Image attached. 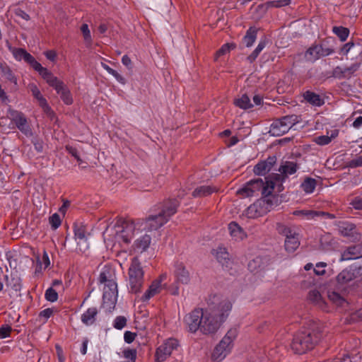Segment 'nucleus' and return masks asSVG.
<instances>
[{
	"mask_svg": "<svg viewBox=\"0 0 362 362\" xmlns=\"http://www.w3.org/2000/svg\"><path fill=\"white\" fill-rule=\"evenodd\" d=\"M53 314V310L51 308H46L42 310L39 313V317L43 319L45 321H47Z\"/></svg>",
	"mask_w": 362,
	"mask_h": 362,
	"instance_id": "obj_54",
	"label": "nucleus"
},
{
	"mask_svg": "<svg viewBox=\"0 0 362 362\" xmlns=\"http://www.w3.org/2000/svg\"><path fill=\"white\" fill-rule=\"evenodd\" d=\"M5 279L7 286H10L13 290L16 291L21 290V284L20 278L17 276H11V279H9L8 276L6 275Z\"/></svg>",
	"mask_w": 362,
	"mask_h": 362,
	"instance_id": "obj_40",
	"label": "nucleus"
},
{
	"mask_svg": "<svg viewBox=\"0 0 362 362\" xmlns=\"http://www.w3.org/2000/svg\"><path fill=\"white\" fill-rule=\"evenodd\" d=\"M11 327L9 325H3L0 327V339L8 337L11 332Z\"/></svg>",
	"mask_w": 362,
	"mask_h": 362,
	"instance_id": "obj_51",
	"label": "nucleus"
},
{
	"mask_svg": "<svg viewBox=\"0 0 362 362\" xmlns=\"http://www.w3.org/2000/svg\"><path fill=\"white\" fill-rule=\"evenodd\" d=\"M144 272L138 257L132 259L128 271L127 288L130 293H138L140 292L144 284Z\"/></svg>",
	"mask_w": 362,
	"mask_h": 362,
	"instance_id": "obj_6",
	"label": "nucleus"
},
{
	"mask_svg": "<svg viewBox=\"0 0 362 362\" xmlns=\"http://www.w3.org/2000/svg\"><path fill=\"white\" fill-rule=\"evenodd\" d=\"M324 214L323 212H320L313 210H298L293 212L295 216H304L307 220H311L316 216Z\"/></svg>",
	"mask_w": 362,
	"mask_h": 362,
	"instance_id": "obj_34",
	"label": "nucleus"
},
{
	"mask_svg": "<svg viewBox=\"0 0 362 362\" xmlns=\"http://www.w3.org/2000/svg\"><path fill=\"white\" fill-rule=\"evenodd\" d=\"M314 141L320 146H325L331 142L330 137L328 135L319 136L314 139Z\"/></svg>",
	"mask_w": 362,
	"mask_h": 362,
	"instance_id": "obj_50",
	"label": "nucleus"
},
{
	"mask_svg": "<svg viewBox=\"0 0 362 362\" xmlns=\"http://www.w3.org/2000/svg\"><path fill=\"white\" fill-rule=\"evenodd\" d=\"M28 88L31 91L33 97L38 102L39 105L41 107L44 112L47 114L49 117L53 116L54 113L51 107L48 105L46 98L42 95L38 87L35 83H30Z\"/></svg>",
	"mask_w": 362,
	"mask_h": 362,
	"instance_id": "obj_17",
	"label": "nucleus"
},
{
	"mask_svg": "<svg viewBox=\"0 0 362 362\" xmlns=\"http://www.w3.org/2000/svg\"><path fill=\"white\" fill-rule=\"evenodd\" d=\"M127 325V319L124 316H117L113 322V327L117 329H123Z\"/></svg>",
	"mask_w": 362,
	"mask_h": 362,
	"instance_id": "obj_46",
	"label": "nucleus"
},
{
	"mask_svg": "<svg viewBox=\"0 0 362 362\" xmlns=\"http://www.w3.org/2000/svg\"><path fill=\"white\" fill-rule=\"evenodd\" d=\"M136 334L129 331H126L124 334V339L126 343L130 344L135 339Z\"/></svg>",
	"mask_w": 362,
	"mask_h": 362,
	"instance_id": "obj_55",
	"label": "nucleus"
},
{
	"mask_svg": "<svg viewBox=\"0 0 362 362\" xmlns=\"http://www.w3.org/2000/svg\"><path fill=\"white\" fill-rule=\"evenodd\" d=\"M228 230L231 238L235 241H241L247 237L244 230L235 222L229 223Z\"/></svg>",
	"mask_w": 362,
	"mask_h": 362,
	"instance_id": "obj_26",
	"label": "nucleus"
},
{
	"mask_svg": "<svg viewBox=\"0 0 362 362\" xmlns=\"http://www.w3.org/2000/svg\"><path fill=\"white\" fill-rule=\"evenodd\" d=\"M354 46V43L348 42L344 45V47L341 49V52L347 54L348 52L350 51V49Z\"/></svg>",
	"mask_w": 362,
	"mask_h": 362,
	"instance_id": "obj_64",
	"label": "nucleus"
},
{
	"mask_svg": "<svg viewBox=\"0 0 362 362\" xmlns=\"http://www.w3.org/2000/svg\"><path fill=\"white\" fill-rule=\"evenodd\" d=\"M308 299L313 303L317 305L319 307L323 308L325 304L322 299L321 295L319 291L313 290L309 292Z\"/></svg>",
	"mask_w": 362,
	"mask_h": 362,
	"instance_id": "obj_38",
	"label": "nucleus"
},
{
	"mask_svg": "<svg viewBox=\"0 0 362 362\" xmlns=\"http://www.w3.org/2000/svg\"><path fill=\"white\" fill-rule=\"evenodd\" d=\"M327 264L325 262H318L316 264V267L314 269V272L317 275H323L325 273V268Z\"/></svg>",
	"mask_w": 362,
	"mask_h": 362,
	"instance_id": "obj_52",
	"label": "nucleus"
},
{
	"mask_svg": "<svg viewBox=\"0 0 362 362\" xmlns=\"http://www.w3.org/2000/svg\"><path fill=\"white\" fill-rule=\"evenodd\" d=\"M177 201L169 200L164 204L163 208L157 215L149 216L145 221H140L141 230H155L166 223L170 217L177 211Z\"/></svg>",
	"mask_w": 362,
	"mask_h": 362,
	"instance_id": "obj_4",
	"label": "nucleus"
},
{
	"mask_svg": "<svg viewBox=\"0 0 362 362\" xmlns=\"http://www.w3.org/2000/svg\"><path fill=\"white\" fill-rule=\"evenodd\" d=\"M103 307L109 312H112L116 305L118 298L117 286L113 288H103Z\"/></svg>",
	"mask_w": 362,
	"mask_h": 362,
	"instance_id": "obj_16",
	"label": "nucleus"
},
{
	"mask_svg": "<svg viewBox=\"0 0 362 362\" xmlns=\"http://www.w3.org/2000/svg\"><path fill=\"white\" fill-rule=\"evenodd\" d=\"M298 122V117L294 115L283 117L272 124L269 133L274 136H280L287 133Z\"/></svg>",
	"mask_w": 362,
	"mask_h": 362,
	"instance_id": "obj_9",
	"label": "nucleus"
},
{
	"mask_svg": "<svg viewBox=\"0 0 362 362\" xmlns=\"http://www.w3.org/2000/svg\"><path fill=\"white\" fill-rule=\"evenodd\" d=\"M8 117L11 122L16 125L18 129L27 136H32V130L28 122L25 115L18 110L12 109L11 107L7 110Z\"/></svg>",
	"mask_w": 362,
	"mask_h": 362,
	"instance_id": "obj_11",
	"label": "nucleus"
},
{
	"mask_svg": "<svg viewBox=\"0 0 362 362\" xmlns=\"http://www.w3.org/2000/svg\"><path fill=\"white\" fill-rule=\"evenodd\" d=\"M98 281L103 284V288H113L117 286L115 274L110 269L104 268L100 273Z\"/></svg>",
	"mask_w": 362,
	"mask_h": 362,
	"instance_id": "obj_18",
	"label": "nucleus"
},
{
	"mask_svg": "<svg viewBox=\"0 0 362 362\" xmlns=\"http://www.w3.org/2000/svg\"><path fill=\"white\" fill-rule=\"evenodd\" d=\"M74 235L78 245H83L84 246V249L88 247L86 231L82 227L74 230Z\"/></svg>",
	"mask_w": 362,
	"mask_h": 362,
	"instance_id": "obj_32",
	"label": "nucleus"
},
{
	"mask_svg": "<svg viewBox=\"0 0 362 362\" xmlns=\"http://www.w3.org/2000/svg\"><path fill=\"white\" fill-rule=\"evenodd\" d=\"M267 203L264 199H258L249 206L243 213V217L257 218L263 216L267 211Z\"/></svg>",
	"mask_w": 362,
	"mask_h": 362,
	"instance_id": "obj_15",
	"label": "nucleus"
},
{
	"mask_svg": "<svg viewBox=\"0 0 362 362\" xmlns=\"http://www.w3.org/2000/svg\"><path fill=\"white\" fill-rule=\"evenodd\" d=\"M213 255L216 257L217 260L223 265H228V264L229 263L230 255L228 252L226 248L221 246L218 247L216 249H214L213 250Z\"/></svg>",
	"mask_w": 362,
	"mask_h": 362,
	"instance_id": "obj_29",
	"label": "nucleus"
},
{
	"mask_svg": "<svg viewBox=\"0 0 362 362\" xmlns=\"http://www.w3.org/2000/svg\"><path fill=\"white\" fill-rule=\"evenodd\" d=\"M49 223L53 230L57 229L62 224V218L57 213L53 214L49 218Z\"/></svg>",
	"mask_w": 362,
	"mask_h": 362,
	"instance_id": "obj_44",
	"label": "nucleus"
},
{
	"mask_svg": "<svg viewBox=\"0 0 362 362\" xmlns=\"http://www.w3.org/2000/svg\"><path fill=\"white\" fill-rule=\"evenodd\" d=\"M44 54L47 59L55 62L57 59V52L54 50H47L45 52Z\"/></svg>",
	"mask_w": 362,
	"mask_h": 362,
	"instance_id": "obj_58",
	"label": "nucleus"
},
{
	"mask_svg": "<svg viewBox=\"0 0 362 362\" xmlns=\"http://www.w3.org/2000/svg\"><path fill=\"white\" fill-rule=\"evenodd\" d=\"M11 51L17 61L24 60L42 77L48 69L43 67L30 53L23 48H12Z\"/></svg>",
	"mask_w": 362,
	"mask_h": 362,
	"instance_id": "obj_10",
	"label": "nucleus"
},
{
	"mask_svg": "<svg viewBox=\"0 0 362 362\" xmlns=\"http://www.w3.org/2000/svg\"><path fill=\"white\" fill-rule=\"evenodd\" d=\"M257 38V30L250 28L244 37V42L247 47H251Z\"/></svg>",
	"mask_w": 362,
	"mask_h": 362,
	"instance_id": "obj_37",
	"label": "nucleus"
},
{
	"mask_svg": "<svg viewBox=\"0 0 362 362\" xmlns=\"http://www.w3.org/2000/svg\"><path fill=\"white\" fill-rule=\"evenodd\" d=\"M56 350L59 362H65V357L64 356L62 349L59 345H57Z\"/></svg>",
	"mask_w": 362,
	"mask_h": 362,
	"instance_id": "obj_60",
	"label": "nucleus"
},
{
	"mask_svg": "<svg viewBox=\"0 0 362 362\" xmlns=\"http://www.w3.org/2000/svg\"><path fill=\"white\" fill-rule=\"evenodd\" d=\"M235 105L241 109H249L252 107V104L250 102L249 97L244 94L240 98H237L235 102Z\"/></svg>",
	"mask_w": 362,
	"mask_h": 362,
	"instance_id": "obj_36",
	"label": "nucleus"
},
{
	"mask_svg": "<svg viewBox=\"0 0 362 362\" xmlns=\"http://www.w3.org/2000/svg\"><path fill=\"white\" fill-rule=\"evenodd\" d=\"M281 187L282 179L279 176L276 177V182L269 176L265 178V181H263L261 178L249 181L238 189L237 194L241 198L258 195L259 193L263 197H267L272 195L276 188L278 192H280Z\"/></svg>",
	"mask_w": 362,
	"mask_h": 362,
	"instance_id": "obj_3",
	"label": "nucleus"
},
{
	"mask_svg": "<svg viewBox=\"0 0 362 362\" xmlns=\"http://www.w3.org/2000/svg\"><path fill=\"white\" fill-rule=\"evenodd\" d=\"M124 357L127 359L131 360L132 362H135L136 358V351L134 349H127L123 351Z\"/></svg>",
	"mask_w": 362,
	"mask_h": 362,
	"instance_id": "obj_49",
	"label": "nucleus"
},
{
	"mask_svg": "<svg viewBox=\"0 0 362 362\" xmlns=\"http://www.w3.org/2000/svg\"><path fill=\"white\" fill-rule=\"evenodd\" d=\"M216 191V189L211 186H201L196 188L192 195L194 197H201L208 196Z\"/></svg>",
	"mask_w": 362,
	"mask_h": 362,
	"instance_id": "obj_33",
	"label": "nucleus"
},
{
	"mask_svg": "<svg viewBox=\"0 0 362 362\" xmlns=\"http://www.w3.org/2000/svg\"><path fill=\"white\" fill-rule=\"evenodd\" d=\"M81 30L82 32L84 40L86 42L90 43L92 42V37L88 24H83L81 27Z\"/></svg>",
	"mask_w": 362,
	"mask_h": 362,
	"instance_id": "obj_48",
	"label": "nucleus"
},
{
	"mask_svg": "<svg viewBox=\"0 0 362 362\" xmlns=\"http://www.w3.org/2000/svg\"><path fill=\"white\" fill-rule=\"evenodd\" d=\"M70 206V202L67 200L64 201L63 204L59 208V211L61 214L64 215Z\"/></svg>",
	"mask_w": 362,
	"mask_h": 362,
	"instance_id": "obj_62",
	"label": "nucleus"
},
{
	"mask_svg": "<svg viewBox=\"0 0 362 362\" xmlns=\"http://www.w3.org/2000/svg\"><path fill=\"white\" fill-rule=\"evenodd\" d=\"M42 78L60 95L65 104L71 105L73 103V98L69 88L63 81H60L51 71L48 70Z\"/></svg>",
	"mask_w": 362,
	"mask_h": 362,
	"instance_id": "obj_8",
	"label": "nucleus"
},
{
	"mask_svg": "<svg viewBox=\"0 0 362 362\" xmlns=\"http://www.w3.org/2000/svg\"><path fill=\"white\" fill-rule=\"evenodd\" d=\"M45 298L47 301L54 303L58 299V293L53 287L48 288L45 293Z\"/></svg>",
	"mask_w": 362,
	"mask_h": 362,
	"instance_id": "obj_45",
	"label": "nucleus"
},
{
	"mask_svg": "<svg viewBox=\"0 0 362 362\" xmlns=\"http://www.w3.org/2000/svg\"><path fill=\"white\" fill-rule=\"evenodd\" d=\"M334 50L329 47L322 44L311 45L305 53V59L310 62H315L322 57L332 54Z\"/></svg>",
	"mask_w": 362,
	"mask_h": 362,
	"instance_id": "obj_13",
	"label": "nucleus"
},
{
	"mask_svg": "<svg viewBox=\"0 0 362 362\" xmlns=\"http://www.w3.org/2000/svg\"><path fill=\"white\" fill-rule=\"evenodd\" d=\"M362 257V245H357L348 247L341 255V261L358 259Z\"/></svg>",
	"mask_w": 362,
	"mask_h": 362,
	"instance_id": "obj_24",
	"label": "nucleus"
},
{
	"mask_svg": "<svg viewBox=\"0 0 362 362\" xmlns=\"http://www.w3.org/2000/svg\"><path fill=\"white\" fill-rule=\"evenodd\" d=\"M141 230L140 221L119 218L114 226L106 228L103 238L107 247H114L117 244L123 247L129 245Z\"/></svg>",
	"mask_w": 362,
	"mask_h": 362,
	"instance_id": "obj_2",
	"label": "nucleus"
},
{
	"mask_svg": "<svg viewBox=\"0 0 362 362\" xmlns=\"http://www.w3.org/2000/svg\"><path fill=\"white\" fill-rule=\"evenodd\" d=\"M179 346L178 341L174 338H169L160 345L156 351V362H163L169 357L173 351Z\"/></svg>",
	"mask_w": 362,
	"mask_h": 362,
	"instance_id": "obj_14",
	"label": "nucleus"
},
{
	"mask_svg": "<svg viewBox=\"0 0 362 362\" xmlns=\"http://www.w3.org/2000/svg\"><path fill=\"white\" fill-rule=\"evenodd\" d=\"M316 185L317 181L315 179L306 177L300 184V187L305 194H310L315 191Z\"/></svg>",
	"mask_w": 362,
	"mask_h": 362,
	"instance_id": "obj_30",
	"label": "nucleus"
},
{
	"mask_svg": "<svg viewBox=\"0 0 362 362\" xmlns=\"http://www.w3.org/2000/svg\"><path fill=\"white\" fill-rule=\"evenodd\" d=\"M122 64L130 68L132 65V60L127 55H124L122 58Z\"/></svg>",
	"mask_w": 362,
	"mask_h": 362,
	"instance_id": "obj_63",
	"label": "nucleus"
},
{
	"mask_svg": "<svg viewBox=\"0 0 362 362\" xmlns=\"http://www.w3.org/2000/svg\"><path fill=\"white\" fill-rule=\"evenodd\" d=\"M37 267L35 274L42 273V270H45L50 265V260L47 252L44 250L42 257L39 255L36 257Z\"/></svg>",
	"mask_w": 362,
	"mask_h": 362,
	"instance_id": "obj_28",
	"label": "nucleus"
},
{
	"mask_svg": "<svg viewBox=\"0 0 362 362\" xmlns=\"http://www.w3.org/2000/svg\"><path fill=\"white\" fill-rule=\"evenodd\" d=\"M111 75L120 83L124 84L125 79L117 71L114 70Z\"/></svg>",
	"mask_w": 362,
	"mask_h": 362,
	"instance_id": "obj_61",
	"label": "nucleus"
},
{
	"mask_svg": "<svg viewBox=\"0 0 362 362\" xmlns=\"http://www.w3.org/2000/svg\"><path fill=\"white\" fill-rule=\"evenodd\" d=\"M267 41L265 39H262L255 48V49L252 52V53L248 56L247 59L250 62H253L258 57L259 53L262 51V49L266 47Z\"/></svg>",
	"mask_w": 362,
	"mask_h": 362,
	"instance_id": "obj_41",
	"label": "nucleus"
},
{
	"mask_svg": "<svg viewBox=\"0 0 362 362\" xmlns=\"http://www.w3.org/2000/svg\"><path fill=\"white\" fill-rule=\"evenodd\" d=\"M98 313V310L96 307L88 308L81 316L82 323L86 326L93 325L96 321Z\"/></svg>",
	"mask_w": 362,
	"mask_h": 362,
	"instance_id": "obj_25",
	"label": "nucleus"
},
{
	"mask_svg": "<svg viewBox=\"0 0 362 362\" xmlns=\"http://www.w3.org/2000/svg\"><path fill=\"white\" fill-rule=\"evenodd\" d=\"M206 301L207 308H195L184 317L185 327L192 334H214L231 311V302L221 295L210 294Z\"/></svg>",
	"mask_w": 362,
	"mask_h": 362,
	"instance_id": "obj_1",
	"label": "nucleus"
},
{
	"mask_svg": "<svg viewBox=\"0 0 362 362\" xmlns=\"http://www.w3.org/2000/svg\"><path fill=\"white\" fill-rule=\"evenodd\" d=\"M66 149L72 156H74L78 160H80V158L78 155V151H77L76 148H75L72 146H66Z\"/></svg>",
	"mask_w": 362,
	"mask_h": 362,
	"instance_id": "obj_59",
	"label": "nucleus"
},
{
	"mask_svg": "<svg viewBox=\"0 0 362 362\" xmlns=\"http://www.w3.org/2000/svg\"><path fill=\"white\" fill-rule=\"evenodd\" d=\"M304 99L310 104L315 106H321L324 104L323 99L318 95L311 91L304 93Z\"/></svg>",
	"mask_w": 362,
	"mask_h": 362,
	"instance_id": "obj_31",
	"label": "nucleus"
},
{
	"mask_svg": "<svg viewBox=\"0 0 362 362\" xmlns=\"http://www.w3.org/2000/svg\"><path fill=\"white\" fill-rule=\"evenodd\" d=\"M151 237L148 235H144L136 240L133 245V248L136 252H143L146 251L151 244Z\"/></svg>",
	"mask_w": 362,
	"mask_h": 362,
	"instance_id": "obj_27",
	"label": "nucleus"
},
{
	"mask_svg": "<svg viewBox=\"0 0 362 362\" xmlns=\"http://www.w3.org/2000/svg\"><path fill=\"white\" fill-rule=\"evenodd\" d=\"M261 262L262 259L260 257H257L248 263V269L252 272H258Z\"/></svg>",
	"mask_w": 362,
	"mask_h": 362,
	"instance_id": "obj_47",
	"label": "nucleus"
},
{
	"mask_svg": "<svg viewBox=\"0 0 362 362\" xmlns=\"http://www.w3.org/2000/svg\"><path fill=\"white\" fill-rule=\"evenodd\" d=\"M238 334L237 328H231L227 332L212 351L211 357L213 361L221 362L231 352Z\"/></svg>",
	"mask_w": 362,
	"mask_h": 362,
	"instance_id": "obj_5",
	"label": "nucleus"
},
{
	"mask_svg": "<svg viewBox=\"0 0 362 362\" xmlns=\"http://www.w3.org/2000/svg\"><path fill=\"white\" fill-rule=\"evenodd\" d=\"M164 276H160L159 279L154 280L149 286L148 288L146 291L141 298L142 302L148 301L152 297L158 294L161 290V283L164 279Z\"/></svg>",
	"mask_w": 362,
	"mask_h": 362,
	"instance_id": "obj_21",
	"label": "nucleus"
},
{
	"mask_svg": "<svg viewBox=\"0 0 362 362\" xmlns=\"http://www.w3.org/2000/svg\"><path fill=\"white\" fill-rule=\"evenodd\" d=\"M298 170V166L296 163L293 162L286 161L279 168V171L280 174H273L269 175L270 177H272L273 180L276 182V177L279 176L281 179H282V183L285 180V179L293 174H294Z\"/></svg>",
	"mask_w": 362,
	"mask_h": 362,
	"instance_id": "obj_20",
	"label": "nucleus"
},
{
	"mask_svg": "<svg viewBox=\"0 0 362 362\" xmlns=\"http://www.w3.org/2000/svg\"><path fill=\"white\" fill-rule=\"evenodd\" d=\"M174 276L177 282L187 284L190 281V274L183 262H176L174 264Z\"/></svg>",
	"mask_w": 362,
	"mask_h": 362,
	"instance_id": "obj_19",
	"label": "nucleus"
},
{
	"mask_svg": "<svg viewBox=\"0 0 362 362\" xmlns=\"http://www.w3.org/2000/svg\"><path fill=\"white\" fill-rule=\"evenodd\" d=\"M349 166L351 168H356L362 166V155L352 160L349 163Z\"/></svg>",
	"mask_w": 362,
	"mask_h": 362,
	"instance_id": "obj_57",
	"label": "nucleus"
},
{
	"mask_svg": "<svg viewBox=\"0 0 362 362\" xmlns=\"http://www.w3.org/2000/svg\"><path fill=\"white\" fill-rule=\"evenodd\" d=\"M354 276V274L351 270L344 269L338 274L337 280L338 283L343 284L352 280Z\"/></svg>",
	"mask_w": 362,
	"mask_h": 362,
	"instance_id": "obj_35",
	"label": "nucleus"
},
{
	"mask_svg": "<svg viewBox=\"0 0 362 362\" xmlns=\"http://www.w3.org/2000/svg\"><path fill=\"white\" fill-rule=\"evenodd\" d=\"M275 162L274 157H269L267 159L259 162L254 167V173L257 175H264L272 169Z\"/></svg>",
	"mask_w": 362,
	"mask_h": 362,
	"instance_id": "obj_23",
	"label": "nucleus"
},
{
	"mask_svg": "<svg viewBox=\"0 0 362 362\" xmlns=\"http://www.w3.org/2000/svg\"><path fill=\"white\" fill-rule=\"evenodd\" d=\"M333 33L337 35L341 41H345L349 34V30L344 27H334L332 29Z\"/></svg>",
	"mask_w": 362,
	"mask_h": 362,
	"instance_id": "obj_42",
	"label": "nucleus"
},
{
	"mask_svg": "<svg viewBox=\"0 0 362 362\" xmlns=\"http://www.w3.org/2000/svg\"><path fill=\"white\" fill-rule=\"evenodd\" d=\"M328 297L329 299L337 306L344 307L348 304L346 300L337 292H330Z\"/></svg>",
	"mask_w": 362,
	"mask_h": 362,
	"instance_id": "obj_39",
	"label": "nucleus"
},
{
	"mask_svg": "<svg viewBox=\"0 0 362 362\" xmlns=\"http://www.w3.org/2000/svg\"><path fill=\"white\" fill-rule=\"evenodd\" d=\"M280 233L285 236V249L288 252H294L300 245L299 234L295 228L284 226Z\"/></svg>",
	"mask_w": 362,
	"mask_h": 362,
	"instance_id": "obj_12",
	"label": "nucleus"
},
{
	"mask_svg": "<svg viewBox=\"0 0 362 362\" xmlns=\"http://www.w3.org/2000/svg\"><path fill=\"white\" fill-rule=\"evenodd\" d=\"M351 204L355 209H362V198L356 197Z\"/></svg>",
	"mask_w": 362,
	"mask_h": 362,
	"instance_id": "obj_56",
	"label": "nucleus"
},
{
	"mask_svg": "<svg viewBox=\"0 0 362 362\" xmlns=\"http://www.w3.org/2000/svg\"><path fill=\"white\" fill-rule=\"evenodd\" d=\"M235 47L233 44L226 43L221 46V47L216 52L215 59L217 60L218 57L228 53L231 49Z\"/></svg>",
	"mask_w": 362,
	"mask_h": 362,
	"instance_id": "obj_43",
	"label": "nucleus"
},
{
	"mask_svg": "<svg viewBox=\"0 0 362 362\" xmlns=\"http://www.w3.org/2000/svg\"><path fill=\"white\" fill-rule=\"evenodd\" d=\"M339 230L343 236L347 237L351 241H356L360 238L355 226L352 223H342L339 226Z\"/></svg>",
	"mask_w": 362,
	"mask_h": 362,
	"instance_id": "obj_22",
	"label": "nucleus"
},
{
	"mask_svg": "<svg viewBox=\"0 0 362 362\" xmlns=\"http://www.w3.org/2000/svg\"><path fill=\"white\" fill-rule=\"evenodd\" d=\"M317 341V337L315 334L308 330L302 331L294 335L291 348L296 354H301L313 349Z\"/></svg>",
	"mask_w": 362,
	"mask_h": 362,
	"instance_id": "obj_7",
	"label": "nucleus"
},
{
	"mask_svg": "<svg viewBox=\"0 0 362 362\" xmlns=\"http://www.w3.org/2000/svg\"><path fill=\"white\" fill-rule=\"evenodd\" d=\"M290 2L291 0H275L269 2V4L272 7L279 8L288 5Z\"/></svg>",
	"mask_w": 362,
	"mask_h": 362,
	"instance_id": "obj_53",
	"label": "nucleus"
}]
</instances>
